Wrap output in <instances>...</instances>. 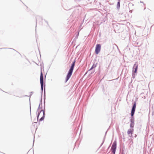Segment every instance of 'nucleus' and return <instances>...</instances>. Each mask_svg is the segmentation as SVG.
Returning <instances> with one entry per match:
<instances>
[{"label": "nucleus", "instance_id": "1", "mask_svg": "<svg viewBox=\"0 0 154 154\" xmlns=\"http://www.w3.org/2000/svg\"><path fill=\"white\" fill-rule=\"evenodd\" d=\"M75 60L72 63L66 78V82L69 79L72 75V72L75 65Z\"/></svg>", "mask_w": 154, "mask_h": 154}, {"label": "nucleus", "instance_id": "2", "mask_svg": "<svg viewBox=\"0 0 154 154\" xmlns=\"http://www.w3.org/2000/svg\"><path fill=\"white\" fill-rule=\"evenodd\" d=\"M101 49V45L100 44H97L96 47L95 52L96 54H98L100 51Z\"/></svg>", "mask_w": 154, "mask_h": 154}, {"label": "nucleus", "instance_id": "3", "mask_svg": "<svg viewBox=\"0 0 154 154\" xmlns=\"http://www.w3.org/2000/svg\"><path fill=\"white\" fill-rule=\"evenodd\" d=\"M116 143L115 142H114L112 145L111 148V150L112 151V152L115 154L116 152Z\"/></svg>", "mask_w": 154, "mask_h": 154}, {"label": "nucleus", "instance_id": "4", "mask_svg": "<svg viewBox=\"0 0 154 154\" xmlns=\"http://www.w3.org/2000/svg\"><path fill=\"white\" fill-rule=\"evenodd\" d=\"M136 107V102H134L131 111V116H133L134 114L135 110Z\"/></svg>", "mask_w": 154, "mask_h": 154}, {"label": "nucleus", "instance_id": "5", "mask_svg": "<svg viewBox=\"0 0 154 154\" xmlns=\"http://www.w3.org/2000/svg\"><path fill=\"white\" fill-rule=\"evenodd\" d=\"M43 76L42 72H41V75L40 77V84L42 88H43Z\"/></svg>", "mask_w": 154, "mask_h": 154}, {"label": "nucleus", "instance_id": "6", "mask_svg": "<svg viewBox=\"0 0 154 154\" xmlns=\"http://www.w3.org/2000/svg\"><path fill=\"white\" fill-rule=\"evenodd\" d=\"M41 113L43 115L42 117H41V118L40 119V121H42L44 119V112L43 110H41L40 113H39L38 116V118L40 116V114Z\"/></svg>", "mask_w": 154, "mask_h": 154}, {"label": "nucleus", "instance_id": "7", "mask_svg": "<svg viewBox=\"0 0 154 154\" xmlns=\"http://www.w3.org/2000/svg\"><path fill=\"white\" fill-rule=\"evenodd\" d=\"M133 131L134 129L133 128L128 129L127 131L128 134L129 135L130 137H131L132 136Z\"/></svg>", "mask_w": 154, "mask_h": 154}, {"label": "nucleus", "instance_id": "8", "mask_svg": "<svg viewBox=\"0 0 154 154\" xmlns=\"http://www.w3.org/2000/svg\"><path fill=\"white\" fill-rule=\"evenodd\" d=\"M138 65L136 63H135L134 66L133 68H134V69H135V70L134 71V72L135 73H136L137 72V69H138Z\"/></svg>", "mask_w": 154, "mask_h": 154}, {"label": "nucleus", "instance_id": "9", "mask_svg": "<svg viewBox=\"0 0 154 154\" xmlns=\"http://www.w3.org/2000/svg\"><path fill=\"white\" fill-rule=\"evenodd\" d=\"M134 123L133 122H132V121H131V123L130 125V126L131 127L133 128L134 126Z\"/></svg>", "mask_w": 154, "mask_h": 154}, {"label": "nucleus", "instance_id": "10", "mask_svg": "<svg viewBox=\"0 0 154 154\" xmlns=\"http://www.w3.org/2000/svg\"><path fill=\"white\" fill-rule=\"evenodd\" d=\"M117 5L118 6H119V7H120V1L118 2L117 3Z\"/></svg>", "mask_w": 154, "mask_h": 154}, {"label": "nucleus", "instance_id": "11", "mask_svg": "<svg viewBox=\"0 0 154 154\" xmlns=\"http://www.w3.org/2000/svg\"><path fill=\"white\" fill-rule=\"evenodd\" d=\"M93 68V66L90 69V70H91V69H92Z\"/></svg>", "mask_w": 154, "mask_h": 154}]
</instances>
